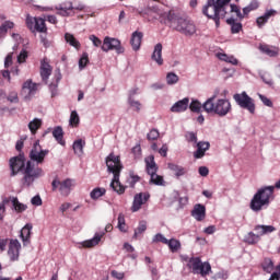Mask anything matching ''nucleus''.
<instances>
[{"label": "nucleus", "mask_w": 280, "mask_h": 280, "mask_svg": "<svg viewBox=\"0 0 280 280\" xmlns=\"http://www.w3.org/2000/svg\"><path fill=\"white\" fill-rule=\"evenodd\" d=\"M167 21L175 32H179L184 36H194L198 30L191 19L174 11L168 12Z\"/></svg>", "instance_id": "nucleus-1"}, {"label": "nucleus", "mask_w": 280, "mask_h": 280, "mask_svg": "<svg viewBox=\"0 0 280 280\" xmlns=\"http://www.w3.org/2000/svg\"><path fill=\"white\" fill-rule=\"evenodd\" d=\"M106 165L107 171L114 175L110 187L121 196V194L126 192V186L121 185V182H119L121 170H124L121 159L119 155H115V153H109V156L106 158Z\"/></svg>", "instance_id": "nucleus-2"}, {"label": "nucleus", "mask_w": 280, "mask_h": 280, "mask_svg": "<svg viewBox=\"0 0 280 280\" xmlns=\"http://www.w3.org/2000/svg\"><path fill=\"white\" fill-rule=\"evenodd\" d=\"M275 188L280 189V179L276 183L275 186H267L261 188L254 195L250 201L252 211H261L266 205H270V200L275 198Z\"/></svg>", "instance_id": "nucleus-3"}, {"label": "nucleus", "mask_w": 280, "mask_h": 280, "mask_svg": "<svg viewBox=\"0 0 280 280\" xmlns=\"http://www.w3.org/2000/svg\"><path fill=\"white\" fill-rule=\"evenodd\" d=\"M203 110L214 113L219 117H226V114L232 110V106L229 100L219 98L215 101V96H212L203 103Z\"/></svg>", "instance_id": "nucleus-4"}, {"label": "nucleus", "mask_w": 280, "mask_h": 280, "mask_svg": "<svg viewBox=\"0 0 280 280\" xmlns=\"http://www.w3.org/2000/svg\"><path fill=\"white\" fill-rule=\"evenodd\" d=\"M230 3L231 0H208L202 8V14L208 19H212L220 14H226V5Z\"/></svg>", "instance_id": "nucleus-5"}, {"label": "nucleus", "mask_w": 280, "mask_h": 280, "mask_svg": "<svg viewBox=\"0 0 280 280\" xmlns=\"http://www.w3.org/2000/svg\"><path fill=\"white\" fill-rule=\"evenodd\" d=\"M43 175V168L36 167L31 161L26 162V167H24V177L22 178V184L24 187H30L34 183L35 178H40Z\"/></svg>", "instance_id": "nucleus-6"}, {"label": "nucleus", "mask_w": 280, "mask_h": 280, "mask_svg": "<svg viewBox=\"0 0 280 280\" xmlns=\"http://www.w3.org/2000/svg\"><path fill=\"white\" fill-rule=\"evenodd\" d=\"M145 170L147 174L151 176L150 183L159 186L165 183L163 176L156 174V172H159V166L156 165V162H154V155H150L145 159Z\"/></svg>", "instance_id": "nucleus-7"}, {"label": "nucleus", "mask_w": 280, "mask_h": 280, "mask_svg": "<svg viewBox=\"0 0 280 280\" xmlns=\"http://www.w3.org/2000/svg\"><path fill=\"white\" fill-rule=\"evenodd\" d=\"M187 266L192 270L194 275H201V277H207L211 272V264L202 262L200 257L189 258Z\"/></svg>", "instance_id": "nucleus-8"}, {"label": "nucleus", "mask_w": 280, "mask_h": 280, "mask_svg": "<svg viewBox=\"0 0 280 280\" xmlns=\"http://www.w3.org/2000/svg\"><path fill=\"white\" fill-rule=\"evenodd\" d=\"M233 100L234 102H236V104H238L241 108L248 110L250 115H255V110H256L255 100L248 96L246 92H242L241 94H234Z\"/></svg>", "instance_id": "nucleus-9"}, {"label": "nucleus", "mask_w": 280, "mask_h": 280, "mask_svg": "<svg viewBox=\"0 0 280 280\" xmlns=\"http://www.w3.org/2000/svg\"><path fill=\"white\" fill-rule=\"evenodd\" d=\"M102 51H116V54H124L126 49L121 46V42L115 37L106 36L103 40V45L101 46Z\"/></svg>", "instance_id": "nucleus-10"}, {"label": "nucleus", "mask_w": 280, "mask_h": 280, "mask_svg": "<svg viewBox=\"0 0 280 280\" xmlns=\"http://www.w3.org/2000/svg\"><path fill=\"white\" fill-rule=\"evenodd\" d=\"M52 191H59L61 196H69L71 194V187H73V180L71 178H67L65 180H59L58 177H56L51 182Z\"/></svg>", "instance_id": "nucleus-11"}, {"label": "nucleus", "mask_w": 280, "mask_h": 280, "mask_svg": "<svg viewBox=\"0 0 280 280\" xmlns=\"http://www.w3.org/2000/svg\"><path fill=\"white\" fill-rule=\"evenodd\" d=\"M26 26L31 32H38L39 34H47V24L43 18L26 16Z\"/></svg>", "instance_id": "nucleus-12"}, {"label": "nucleus", "mask_w": 280, "mask_h": 280, "mask_svg": "<svg viewBox=\"0 0 280 280\" xmlns=\"http://www.w3.org/2000/svg\"><path fill=\"white\" fill-rule=\"evenodd\" d=\"M48 154L49 150H43V147H40V140H37L30 152V159L31 161H35V163H44L45 158Z\"/></svg>", "instance_id": "nucleus-13"}, {"label": "nucleus", "mask_w": 280, "mask_h": 280, "mask_svg": "<svg viewBox=\"0 0 280 280\" xmlns=\"http://www.w3.org/2000/svg\"><path fill=\"white\" fill-rule=\"evenodd\" d=\"M56 10L58 11L57 14L60 16H71V13L73 10H78L79 12H82L84 10V4H79L77 7H73V2H63L56 7Z\"/></svg>", "instance_id": "nucleus-14"}, {"label": "nucleus", "mask_w": 280, "mask_h": 280, "mask_svg": "<svg viewBox=\"0 0 280 280\" xmlns=\"http://www.w3.org/2000/svg\"><path fill=\"white\" fill-rule=\"evenodd\" d=\"M11 176H16L19 172L25 170V155L20 154L18 156L11 158L10 161Z\"/></svg>", "instance_id": "nucleus-15"}, {"label": "nucleus", "mask_w": 280, "mask_h": 280, "mask_svg": "<svg viewBox=\"0 0 280 280\" xmlns=\"http://www.w3.org/2000/svg\"><path fill=\"white\" fill-rule=\"evenodd\" d=\"M148 200H150V192L136 194L131 206L132 213H137V211H139L142 205H145Z\"/></svg>", "instance_id": "nucleus-16"}, {"label": "nucleus", "mask_w": 280, "mask_h": 280, "mask_svg": "<svg viewBox=\"0 0 280 280\" xmlns=\"http://www.w3.org/2000/svg\"><path fill=\"white\" fill-rule=\"evenodd\" d=\"M21 253V243L19 240H11L9 244L8 255L11 261H19Z\"/></svg>", "instance_id": "nucleus-17"}, {"label": "nucleus", "mask_w": 280, "mask_h": 280, "mask_svg": "<svg viewBox=\"0 0 280 280\" xmlns=\"http://www.w3.org/2000/svg\"><path fill=\"white\" fill-rule=\"evenodd\" d=\"M258 49H259V51H261V54L269 56V58H277V56H279V51H280L279 47L268 45L266 43L259 44Z\"/></svg>", "instance_id": "nucleus-18"}, {"label": "nucleus", "mask_w": 280, "mask_h": 280, "mask_svg": "<svg viewBox=\"0 0 280 280\" xmlns=\"http://www.w3.org/2000/svg\"><path fill=\"white\" fill-rule=\"evenodd\" d=\"M191 215L197 222H202V220L207 218V208L202 203H196L191 211Z\"/></svg>", "instance_id": "nucleus-19"}, {"label": "nucleus", "mask_w": 280, "mask_h": 280, "mask_svg": "<svg viewBox=\"0 0 280 280\" xmlns=\"http://www.w3.org/2000/svg\"><path fill=\"white\" fill-rule=\"evenodd\" d=\"M38 86L40 84L34 83L32 79L26 80L22 85L23 93H26L28 97H32V95H36V91H38Z\"/></svg>", "instance_id": "nucleus-20"}, {"label": "nucleus", "mask_w": 280, "mask_h": 280, "mask_svg": "<svg viewBox=\"0 0 280 280\" xmlns=\"http://www.w3.org/2000/svg\"><path fill=\"white\" fill-rule=\"evenodd\" d=\"M143 40V34L139 31H136L131 34L130 45L133 51H139L141 49V43Z\"/></svg>", "instance_id": "nucleus-21"}, {"label": "nucleus", "mask_w": 280, "mask_h": 280, "mask_svg": "<svg viewBox=\"0 0 280 280\" xmlns=\"http://www.w3.org/2000/svg\"><path fill=\"white\" fill-rule=\"evenodd\" d=\"M189 108V97H185L178 102H176L172 107H171V113H185Z\"/></svg>", "instance_id": "nucleus-22"}, {"label": "nucleus", "mask_w": 280, "mask_h": 280, "mask_svg": "<svg viewBox=\"0 0 280 280\" xmlns=\"http://www.w3.org/2000/svg\"><path fill=\"white\" fill-rule=\"evenodd\" d=\"M271 16H277V10L271 9L265 12L262 16L257 18L256 24L257 27L261 28L268 21H270Z\"/></svg>", "instance_id": "nucleus-23"}, {"label": "nucleus", "mask_w": 280, "mask_h": 280, "mask_svg": "<svg viewBox=\"0 0 280 280\" xmlns=\"http://www.w3.org/2000/svg\"><path fill=\"white\" fill-rule=\"evenodd\" d=\"M151 58L160 67L163 65V44L159 43V44L155 45L154 51H153Z\"/></svg>", "instance_id": "nucleus-24"}, {"label": "nucleus", "mask_w": 280, "mask_h": 280, "mask_svg": "<svg viewBox=\"0 0 280 280\" xmlns=\"http://www.w3.org/2000/svg\"><path fill=\"white\" fill-rule=\"evenodd\" d=\"M167 167L171 172H173L175 178H180V176H185V174H187V168L183 167L182 165L168 163Z\"/></svg>", "instance_id": "nucleus-25"}, {"label": "nucleus", "mask_w": 280, "mask_h": 280, "mask_svg": "<svg viewBox=\"0 0 280 280\" xmlns=\"http://www.w3.org/2000/svg\"><path fill=\"white\" fill-rule=\"evenodd\" d=\"M49 75H51V66L45 59L40 62V77L44 82L49 80Z\"/></svg>", "instance_id": "nucleus-26"}, {"label": "nucleus", "mask_w": 280, "mask_h": 280, "mask_svg": "<svg viewBox=\"0 0 280 280\" xmlns=\"http://www.w3.org/2000/svg\"><path fill=\"white\" fill-rule=\"evenodd\" d=\"M211 148L209 142H198L197 143V151L194 153L195 159H202L205 156V152Z\"/></svg>", "instance_id": "nucleus-27"}, {"label": "nucleus", "mask_w": 280, "mask_h": 280, "mask_svg": "<svg viewBox=\"0 0 280 280\" xmlns=\"http://www.w3.org/2000/svg\"><path fill=\"white\" fill-rule=\"evenodd\" d=\"M103 237H104V233L103 234L96 233L93 238L84 241L82 243V246L83 248H93L94 246H97L100 242H102Z\"/></svg>", "instance_id": "nucleus-28"}, {"label": "nucleus", "mask_w": 280, "mask_h": 280, "mask_svg": "<svg viewBox=\"0 0 280 280\" xmlns=\"http://www.w3.org/2000/svg\"><path fill=\"white\" fill-rule=\"evenodd\" d=\"M32 224L27 223L22 230L20 237L22 238V242L25 244H30V237H32Z\"/></svg>", "instance_id": "nucleus-29"}, {"label": "nucleus", "mask_w": 280, "mask_h": 280, "mask_svg": "<svg viewBox=\"0 0 280 280\" xmlns=\"http://www.w3.org/2000/svg\"><path fill=\"white\" fill-rule=\"evenodd\" d=\"M254 231H256V235L261 237L262 235H268V233H273L275 226L272 225H255Z\"/></svg>", "instance_id": "nucleus-30"}, {"label": "nucleus", "mask_w": 280, "mask_h": 280, "mask_svg": "<svg viewBox=\"0 0 280 280\" xmlns=\"http://www.w3.org/2000/svg\"><path fill=\"white\" fill-rule=\"evenodd\" d=\"M226 23L231 26V34H240L243 30L242 23L237 22L234 18L228 19Z\"/></svg>", "instance_id": "nucleus-31"}, {"label": "nucleus", "mask_w": 280, "mask_h": 280, "mask_svg": "<svg viewBox=\"0 0 280 280\" xmlns=\"http://www.w3.org/2000/svg\"><path fill=\"white\" fill-rule=\"evenodd\" d=\"M244 242L245 244H249V246H255V244H259V242H261V237L254 232H248L244 237Z\"/></svg>", "instance_id": "nucleus-32"}, {"label": "nucleus", "mask_w": 280, "mask_h": 280, "mask_svg": "<svg viewBox=\"0 0 280 280\" xmlns=\"http://www.w3.org/2000/svg\"><path fill=\"white\" fill-rule=\"evenodd\" d=\"M52 137L60 145H65V131L62 130V127H56L52 130Z\"/></svg>", "instance_id": "nucleus-33"}, {"label": "nucleus", "mask_w": 280, "mask_h": 280, "mask_svg": "<svg viewBox=\"0 0 280 280\" xmlns=\"http://www.w3.org/2000/svg\"><path fill=\"white\" fill-rule=\"evenodd\" d=\"M65 40H66V43H69V45H70L71 47H74V49H80V47H82V45H81L80 42L75 38V36H73V34L66 33V34H65Z\"/></svg>", "instance_id": "nucleus-34"}, {"label": "nucleus", "mask_w": 280, "mask_h": 280, "mask_svg": "<svg viewBox=\"0 0 280 280\" xmlns=\"http://www.w3.org/2000/svg\"><path fill=\"white\" fill-rule=\"evenodd\" d=\"M102 196H106V188L96 187L90 192V197L92 200H100Z\"/></svg>", "instance_id": "nucleus-35"}, {"label": "nucleus", "mask_w": 280, "mask_h": 280, "mask_svg": "<svg viewBox=\"0 0 280 280\" xmlns=\"http://www.w3.org/2000/svg\"><path fill=\"white\" fill-rule=\"evenodd\" d=\"M40 126H43V120L35 118L31 122H28V130H31L32 135H36Z\"/></svg>", "instance_id": "nucleus-36"}, {"label": "nucleus", "mask_w": 280, "mask_h": 280, "mask_svg": "<svg viewBox=\"0 0 280 280\" xmlns=\"http://www.w3.org/2000/svg\"><path fill=\"white\" fill-rule=\"evenodd\" d=\"M84 145H86V142L83 141L82 139H79L77 141H74L73 143V151H74V154H84Z\"/></svg>", "instance_id": "nucleus-37"}, {"label": "nucleus", "mask_w": 280, "mask_h": 280, "mask_svg": "<svg viewBox=\"0 0 280 280\" xmlns=\"http://www.w3.org/2000/svg\"><path fill=\"white\" fill-rule=\"evenodd\" d=\"M261 268L265 272H268V275H270V272L275 270V262H272V259L270 258H265L261 262Z\"/></svg>", "instance_id": "nucleus-38"}, {"label": "nucleus", "mask_w": 280, "mask_h": 280, "mask_svg": "<svg viewBox=\"0 0 280 280\" xmlns=\"http://www.w3.org/2000/svg\"><path fill=\"white\" fill-rule=\"evenodd\" d=\"M166 245L168 246L171 253H178V250L180 249V241L176 238L167 241Z\"/></svg>", "instance_id": "nucleus-39"}, {"label": "nucleus", "mask_w": 280, "mask_h": 280, "mask_svg": "<svg viewBox=\"0 0 280 280\" xmlns=\"http://www.w3.org/2000/svg\"><path fill=\"white\" fill-rule=\"evenodd\" d=\"M69 124L72 128H78V126H80V115H78L77 110L71 112Z\"/></svg>", "instance_id": "nucleus-40"}, {"label": "nucleus", "mask_w": 280, "mask_h": 280, "mask_svg": "<svg viewBox=\"0 0 280 280\" xmlns=\"http://www.w3.org/2000/svg\"><path fill=\"white\" fill-rule=\"evenodd\" d=\"M60 80H62V77L59 74L56 78V81L49 84V91L51 93V97H56V95H58V84Z\"/></svg>", "instance_id": "nucleus-41"}, {"label": "nucleus", "mask_w": 280, "mask_h": 280, "mask_svg": "<svg viewBox=\"0 0 280 280\" xmlns=\"http://www.w3.org/2000/svg\"><path fill=\"white\" fill-rule=\"evenodd\" d=\"M12 205L18 213H23L27 209V206L21 203L16 197L12 198Z\"/></svg>", "instance_id": "nucleus-42"}, {"label": "nucleus", "mask_w": 280, "mask_h": 280, "mask_svg": "<svg viewBox=\"0 0 280 280\" xmlns=\"http://www.w3.org/2000/svg\"><path fill=\"white\" fill-rule=\"evenodd\" d=\"M147 230H148V224L145 223V221H141L139 223V226L135 230L133 240H137V237L141 235V233H145Z\"/></svg>", "instance_id": "nucleus-43"}, {"label": "nucleus", "mask_w": 280, "mask_h": 280, "mask_svg": "<svg viewBox=\"0 0 280 280\" xmlns=\"http://www.w3.org/2000/svg\"><path fill=\"white\" fill-rule=\"evenodd\" d=\"M128 104L136 113H141V102L128 97Z\"/></svg>", "instance_id": "nucleus-44"}, {"label": "nucleus", "mask_w": 280, "mask_h": 280, "mask_svg": "<svg viewBox=\"0 0 280 280\" xmlns=\"http://www.w3.org/2000/svg\"><path fill=\"white\" fill-rule=\"evenodd\" d=\"M139 180H141V177H139V175H135V173L131 172L129 174V178L127 179V183H128L129 187L135 188V185H137V183H139Z\"/></svg>", "instance_id": "nucleus-45"}, {"label": "nucleus", "mask_w": 280, "mask_h": 280, "mask_svg": "<svg viewBox=\"0 0 280 280\" xmlns=\"http://www.w3.org/2000/svg\"><path fill=\"white\" fill-rule=\"evenodd\" d=\"M86 65H89V52H83L80 60H79L80 71H82V69H85Z\"/></svg>", "instance_id": "nucleus-46"}, {"label": "nucleus", "mask_w": 280, "mask_h": 280, "mask_svg": "<svg viewBox=\"0 0 280 280\" xmlns=\"http://www.w3.org/2000/svg\"><path fill=\"white\" fill-rule=\"evenodd\" d=\"M205 104L202 105L200 102L198 101H192L189 105V108L191 110V113H200V110H202Z\"/></svg>", "instance_id": "nucleus-47"}, {"label": "nucleus", "mask_w": 280, "mask_h": 280, "mask_svg": "<svg viewBox=\"0 0 280 280\" xmlns=\"http://www.w3.org/2000/svg\"><path fill=\"white\" fill-rule=\"evenodd\" d=\"M178 77L176 75V73L174 72H168L166 74V82L167 84L172 85V84H176L178 82Z\"/></svg>", "instance_id": "nucleus-48"}, {"label": "nucleus", "mask_w": 280, "mask_h": 280, "mask_svg": "<svg viewBox=\"0 0 280 280\" xmlns=\"http://www.w3.org/2000/svg\"><path fill=\"white\" fill-rule=\"evenodd\" d=\"M160 136H161V133L159 132V130L152 129V130L147 135V139H148L149 141H156V139H159Z\"/></svg>", "instance_id": "nucleus-49"}, {"label": "nucleus", "mask_w": 280, "mask_h": 280, "mask_svg": "<svg viewBox=\"0 0 280 280\" xmlns=\"http://www.w3.org/2000/svg\"><path fill=\"white\" fill-rule=\"evenodd\" d=\"M230 8L231 12L236 13L238 21H243L244 15L242 14V10L236 4H231Z\"/></svg>", "instance_id": "nucleus-50"}, {"label": "nucleus", "mask_w": 280, "mask_h": 280, "mask_svg": "<svg viewBox=\"0 0 280 280\" xmlns=\"http://www.w3.org/2000/svg\"><path fill=\"white\" fill-rule=\"evenodd\" d=\"M118 229L122 233H126V219L124 218V214L118 215Z\"/></svg>", "instance_id": "nucleus-51"}, {"label": "nucleus", "mask_w": 280, "mask_h": 280, "mask_svg": "<svg viewBox=\"0 0 280 280\" xmlns=\"http://www.w3.org/2000/svg\"><path fill=\"white\" fill-rule=\"evenodd\" d=\"M161 242L162 244H167L168 240L165 238V236H163V234L158 233L154 237H153V243H159Z\"/></svg>", "instance_id": "nucleus-52"}, {"label": "nucleus", "mask_w": 280, "mask_h": 280, "mask_svg": "<svg viewBox=\"0 0 280 280\" xmlns=\"http://www.w3.org/2000/svg\"><path fill=\"white\" fill-rule=\"evenodd\" d=\"M259 100L262 102L265 106H268L269 108H272V101L268 98L267 96L259 94Z\"/></svg>", "instance_id": "nucleus-53"}, {"label": "nucleus", "mask_w": 280, "mask_h": 280, "mask_svg": "<svg viewBox=\"0 0 280 280\" xmlns=\"http://www.w3.org/2000/svg\"><path fill=\"white\" fill-rule=\"evenodd\" d=\"M90 40L93 43L94 47H102V39L95 35H90Z\"/></svg>", "instance_id": "nucleus-54"}, {"label": "nucleus", "mask_w": 280, "mask_h": 280, "mask_svg": "<svg viewBox=\"0 0 280 280\" xmlns=\"http://www.w3.org/2000/svg\"><path fill=\"white\" fill-rule=\"evenodd\" d=\"M8 101L16 104L19 102V94L16 92H10Z\"/></svg>", "instance_id": "nucleus-55"}, {"label": "nucleus", "mask_w": 280, "mask_h": 280, "mask_svg": "<svg viewBox=\"0 0 280 280\" xmlns=\"http://www.w3.org/2000/svg\"><path fill=\"white\" fill-rule=\"evenodd\" d=\"M27 60V50H22L20 55L18 56V62L23 63Z\"/></svg>", "instance_id": "nucleus-56"}, {"label": "nucleus", "mask_w": 280, "mask_h": 280, "mask_svg": "<svg viewBox=\"0 0 280 280\" xmlns=\"http://www.w3.org/2000/svg\"><path fill=\"white\" fill-rule=\"evenodd\" d=\"M276 270L273 273H271L270 278L268 280H279L280 279V265L276 267Z\"/></svg>", "instance_id": "nucleus-57"}, {"label": "nucleus", "mask_w": 280, "mask_h": 280, "mask_svg": "<svg viewBox=\"0 0 280 280\" xmlns=\"http://www.w3.org/2000/svg\"><path fill=\"white\" fill-rule=\"evenodd\" d=\"M224 16H226V13H221V14L210 18V19L212 21H214L217 27H220V19H224Z\"/></svg>", "instance_id": "nucleus-58"}, {"label": "nucleus", "mask_w": 280, "mask_h": 280, "mask_svg": "<svg viewBox=\"0 0 280 280\" xmlns=\"http://www.w3.org/2000/svg\"><path fill=\"white\" fill-rule=\"evenodd\" d=\"M31 202L35 207H40V205H43V199H40V196L37 195V196L32 198Z\"/></svg>", "instance_id": "nucleus-59"}, {"label": "nucleus", "mask_w": 280, "mask_h": 280, "mask_svg": "<svg viewBox=\"0 0 280 280\" xmlns=\"http://www.w3.org/2000/svg\"><path fill=\"white\" fill-rule=\"evenodd\" d=\"M186 137L190 143H196L198 141V137L194 132H188Z\"/></svg>", "instance_id": "nucleus-60"}, {"label": "nucleus", "mask_w": 280, "mask_h": 280, "mask_svg": "<svg viewBox=\"0 0 280 280\" xmlns=\"http://www.w3.org/2000/svg\"><path fill=\"white\" fill-rule=\"evenodd\" d=\"M132 154H135V156H139L141 154V144H137L136 147H133L131 149Z\"/></svg>", "instance_id": "nucleus-61"}, {"label": "nucleus", "mask_w": 280, "mask_h": 280, "mask_svg": "<svg viewBox=\"0 0 280 280\" xmlns=\"http://www.w3.org/2000/svg\"><path fill=\"white\" fill-rule=\"evenodd\" d=\"M247 8H249L252 10V12L254 10H257L259 8V2L257 0H253L248 5Z\"/></svg>", "instance_id": "nucleus-62"}, {"label": "nucleus", "mask_w": 280, "mask_h": 280, "mask_svg": "<svg viewBox=\"0 0 280 280\" xmlns=\"http://www.w3.org/2000/svg\"><path fill=\"white\" fill-rule=\"evenodd\" d=\"M199 174L200 176H209V168L207 166H200Z\"/></svg>", "instance_id": "nucleus-63"}, {"label": "nucleus", "mask_w": 280, "mask_h": 280, "mask_svg": "<svg viewBox=\"0 0 280 280\" xmlns=\"http://www.w3.org/2000/svg\"><path fill=\"white\" fill-rule=\"evenodd\" d=\"M112 277H114V279H118V280H121L124 279V273L117 271V270H113L112 271Z\"/></svg>", "instance_id": "nucleus-64"}]
</instances>
